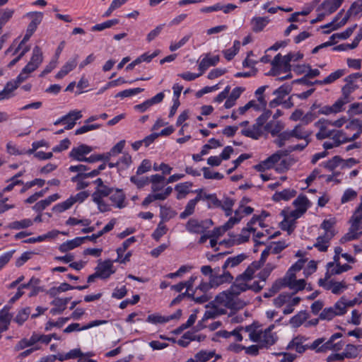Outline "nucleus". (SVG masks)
<instances>
[{
  "mask_svg": "<svg viewBox=\"0 0 362 362\" xmlns=\"http://www.w3.org/2000/svg\"><path fill=\"white\" fill-rule=\"evenodd\" d=\"M43 62V53L39 46H35L32 52L31 58L29 62L22 69L20 74L14 80L19 86L25 81L29 76V74L35 71Z\"/></svg>",
  "mask_w": 362,
  "mask_h": 362,
  "instance_id": "obj_1",
  "label": "nucleus"
},
{
  "mask_svg": "<svg viewBox=\"0 0 362 362\" xmlns=\"http://www.w3.org/2000/svg\"><path fill=\"white\" fill-rule=\"evenodd\" d=\"M192 186V183L189 182H185L177 185L175 187V191L177 192V199H181L184 198L186 194L189 192V188Z\"/></svg>",
  "mask_w": 362,
  "mask_h": 362,
  "instance_id": "obj_37",
  "label": "nucleus"
},
{
  "mask_svg": "<svg viewBox=\"0 0 362 362\" xmlns=\"http://www.w3.org/2000/svg\"><path fill=\"white\" fill-rule=\"evenodd\" d=\"M349 13H352L354 16H362V0L354 1L349 8Z\"/></svg>",
  "mask_w": 362,
  "mask_h": 362,
  "instance_id": "obj_64",
  "label": "nucleus"
},
{
  "mask_svg": "<svg viewBox=\"0 0 362 362\" xmlns=\"http://www.w3.org/2000/svg\"><path fill=\"white\" fill-rule=\"evenodd\" d=\"M240 47V42L238 40L234 41L233 46L223 51L225 58L230 61L231 60L238 52Z\"/></svg>",
  "mask_w": 362,
  "mask_h": 362,
  "instance_id": "obj_46",
  "label": "nucleus"
},
{
  "mask_svg": "<svg viewBox=\"0 0 362 362\" xmlns=\"http://www.w3.org/2000/svg\"><path fill=\"white\" fill-rule=\"evenodd\" d=\"M214 301L216 304L231 310H239L243 308L245 305L236 295L230 292V288L217 295Z\"/></svg>",
  "mask_w": 362,
  "mask_h": 362,
  "instance_id": "obj_2",
  "label": "nucleus"
},
{
  "mask_svg": "<svg viewBox=\"0 0 362 362\" xmlns=\"http://www.w3.org/2000/svg\"><path fill=\"white\" fill-rule=\"evenodd\" d=\"M263 129L264 127L255 121L251 127L242 129L241 134L245 136L257 140L263 134Z\"/></svg>",
  "mask_w": 362,
  "mask_h": 362,
  "instance_id": "obj_11",
  "label": "nucleus"
},
{
  "mask_svg": "<svg viewBox=\"0 0 362 362\" xmlns=\"http://www.w3.org/2000/svg\"><path fill=\"white\" fill-rule=\"evenodd\" d=\"M332 233H328L318 236L313 246L320 252H326L328 249L329 241L332 240Z\"/></svg>",
  "mask_w": 362,
  "mask_h": 362,
  "instance_id": "obj_22",
  "label": "nucleus"
},
{
  "mask_svg": "<svg viewBox=\"0 0 362 362\" xmlns=\"http://www.w3.org/2000/svg\"><path fill=\"white\" fill-rule=\"evenodd\" d=\"M251 232H255V229L252 227L243 228L241 233L239 235L238 238L237 239L238 243L240 244L248 241Z\"/></svg>",
  "mask_w": 362,
  "mask_h": 362,
  "instance_id": "obj_62",
  "label": "nucleus"
},
{
  "mask_svg": "<svg viewBox=\"0 0 362 362\" xmlns=\"http://www.w3.org/2000/svg\"><path fill=\"white\" fill-rule=\"evenodd\" d=\"M344 305L341 302H337L333 307L325 308L320 314L319 318L322 320H331L337 315L345 314Z\"/></svg>",
  "mask_w": 362,
  "mask_h": 362,
  "instance_id": "obj_5",
  "label": "nucleus"
},
{
  "mask_svg": "<svg viewBox=\"0 0 362 362\" xmlns=\"http://www.w3.org/2000/svg\"><path fill=\"white\" fill-rule=\"evenodd\" d=\"M301 300V298L300 297H292L290 298L288 302L286 304V307L284 309L283 313L284 315H288L293 313L294 308L293 307L297 305Z\"/></svg>",
  "mask_w": 362,
  "mask_h": 362,
  "instance_id": "obj_61",
  "label": "nucleus"
},
{
  "mask_svg": "<svg viewBox=\"0 0 362 362\" xmlns=\"http://www.w3.org/2000/svg\"><path fill=\"white\" fill-rule=\"evenodd\" d=\"M92 151V148L85 144H81L76 148H74L69 153V157L78 160L84 161L86 158L85 155L88 154Z\"/></svg>",
  "mask_w": 362,
  "mask_h": 362,
  "instance_id": "obj_10",
  "label": "nucleus"
},
{
  "mask_svg": "<svg viewBox=\"0 0 362 362\" xmlns=\"http://www.w3.org/2000/svg\"><path fill=\"white\" fill-rule=\"evenodd\" d=\"M83 243V238L81 237L76 238L71 240H68L64 243H62L59 250L62 252H66L71 250L74 249L75 247L81 245Z\"/></svg>",
  "mask_w": 362,
  "mask_h": 362,
  "instance_id": "obj_25",
  "label": "nucleus"
},
{
  "mask_svg": "<svg viewBox=\"0 0 362 362\" xmlns=\"http://www.w3.org/2000/svg\"><path fill=\"white\" fill-rule=\"evenodd\" d=\"M362 235V230L353 226H350L349 231L341 237L339 242L344 244L346 242L358 239Z\"/></svg>",
  "mask_w": 362,
  "mask_h": 362,
  "instance_id": "obj_23",
  "label": "nucleus"
},
{
  "mask_svg": "<svg viewBox=\"0 0 362 362\" xmlns=\"http://www.w3.org/2000/svg\"><path fill=\"white\" fill-rule=\"evenodd\" d=\"M306 338L302 336H298L293 339L288 345V349H295L298 353L302 354L308 349V344L303 345Z\"/></svg>",
  "mask_w": 362,
  "mask_h": 362,
  "instance_id": "obj_15",
  "label": "nucleus"
},
{
  "mask_svg": "<svg viewBox=\"0 0 362 362\" xmlns=\"http://www.w3.org/2000/svg\"><path fill=\"white\" fill-rule=\"evenodd\" d=\"M73 201L74 200H72V199L70 197L66 201L54 206L52 208V211L58 213H62L67 209H69L74 204Z\"/></svg>",
  "mask_w": 362,
  "mask_h": 362,
  "instance_id": "obj_49",
  "label": "nucleus"
},
{
  "mask_svg": "<svg viewBox=\"0 0 362 362\" xmlns=\"http://www.w3.org/2000/svg\"><path fill=\"white\" fill-rule=\"evenodd\" d=\"M72 117H74V119H79L82 117L81 112L77 111V110H73L69 112L67 115L63 116L62 117L59 118V119L56 120L54 122V125H58L60 123H64L66 120H69V119H71Z\"/></svg>",
  "mask_w": 362,
  "mask_h": 362,
  "instance_id": "obj_51",
  "label": "nucleus"
},
{
  "mask_svg": "<svg viewBox=\"0 0 362 362\" xmlns=\"http://www.w3.org/2000/svg\"><path fill=\"white\" fill-rule=\"evenodd\" d=\"M349 223L351 226L358 228L359 230L362 229V214L357 213V211H354V214L351 217L349 220Z\"/></svg>",
  "mask_w": 362,
  "mask_h": 362,
  "instance_id": "obj_63",
  "label": "nucleus"
},
{
  "mask_svg": "<svg viewBox=\"0 0 362 362\" xmlns=\"http://www.w3.org/2000/svg\"><path fill=\"white\" fill-rule=\"evenodd\" d=\"M293 204L296 207L297 211L304 214L310 205V202L305 195H300L293 201Z\"/></svg>",
  "mask_w": 362,
  "mask_h": 362,
  "instance_id": "obj_29",
  "label": "nucleus"
},
{
  "mask_svg": "<svg viewBox=\"0 0 362 362\" xmlns=\"http://www.w3.org/2000/svg\"><path fill=\"white\" fill-rule=\"evenodd\" d=\"M292 138L307 140L311 135V132L305 130L302 124H297L293 129L290 130Z\"/></svg>",
  "mask_w": 362,
  "mask_h": 362,
  "instance_id": "obj_24",
  "label": "nucleus"
},
{
  "mask_svg": "<svg viewBox=\"0 0 362 362\" xmlns=\"http://www.w3.org/2000/svg\"><path fill=\"white\" fill-rule=\"evenodd\" d=\"M285 286H286V284H284V280L278 279L272 284V286L269 288V291L265 292L263 294V296L264 298H270V297L273 296L275 293H276L278 291H279L280 289Z\"/></svg>",
  "mask_w": 362,
  "mask_h": 362,
  "instance_id": "obj_41",
  "label": "nucleus"
},
{
  "mask_svg": "<svg viewBox=\"0 0 362 362\" xmlns=\"http://www.w3.org/2000/svg\"><path fill=\"white\" fill-rule=\"evenodd\" d=\"M342 334L341 333H335L332 335L329 339L324 343L320 348L317 349L318 352H324L327 349H334L335 351H338L341 349L342 344L341 343L333 344V341L338 338L341 337Z\"/></svg>",
  "mask_w": 362,
  "mask_h": 362,
  "instance_id": "obj_16",
  "label": "nucleus"
},
{
  "mask_svg": "<svg viewBox=\"0 0 362 362\" xmlns=\"http://www.w3.org/2000/svg\"><path fill=\"white\" fill-rule=\"evenodd\" d=\"M308 318V313L306 311H300L291 318V322L295 326L298 327L301 325Z\"/></svg>",
  "mask_w": 362,
  "mask_h": 362,
  "instance_id": "obj_54",
  "label": "nucleus"
},
{
  "mask_svg": "<svg viewBox=\"0 0 362 362\" xmlns=\"http://www.w3.org/2000/svg\"><path fill=\"white\" fill-rule=\"evenodd\" d=\"M248 281H245L242 277L237 276L235 281L230 286V292L238 296L242 292L249 290V285L247 284Z\"/></svg>",
  "mask_w": 362,
  "mask_h": 362,
  "instance_id": "obj_17",
  "label": "nucleus"
},
{
  "mask_svg": "<svg viewBox=\"0 0 362 362\" xmlns=\"http://www.w3.org/2000/svg\"><path fill=\"white\" fill-rule=\"evenodd\" d=\"M345 82L346 83L342 88V96L338 99L343 102V105L351 101L352 99L351 98L350 95L358 88L353 81Z\"/></svg>",
  "mask_w": 362,
  "mask_h": 362,
  "instance_id": "obj_18",
  "label": "nucleus"
},
{
  "mask_svg": "<svg viewBox=\"0 0 362 362\" xmlns=\"http://www.w3.org/2000/svg\"><path fill=\"white\" fill-rule=\"evenodd\" d=\"M219 271V267L217 268V272ZM233 280V276L229 272L223 270L222 274H218V272L214 273V276H211V284L212 286L217 287L225 283H230Z\"/></svg>",
  "mask_w": 362,
  "mask_h": 362,
  "instance_id": "obj_9",
  "label": "nucleus"
},
{
  "mask_svg": "<svg viewBox=\"0 0 362 362\" xmlns=\"http://www.w3.org/2000/svg\"><path fill=\"white\" fill-rule=\"evenodd\" d=\"M167 231L168 228L166 226L163 221H160L156 230L153 231L152 237L154 240L158 241L160 238L167 233Z\"/></svg>",
  "mask_w": 362,
  "mask_h": 362,
  "instance_id": "obj_57",
  "label": "nucleus"
},
{
  "mask_svg": "<svg viewBox=\"0 0 362 362\" xmlns=\"http://www.w3.org/2000/svg\"><path fill=\"white\" fill-rule=\"evenodd\" d=\"M286 153H284L282 151H279L276 153L272 154L267 159L263 160V165H266L267 169L273 168V166L278 163L283 156H286Z\"/></svg>",
  "mask_w": 362,
  "mask_h": 362,
  "instance_id": "obj_36",
  "label": "nucleus"
},
{
  "mask_svg": "<svg viewBox=\"0 0 362 362\" xmlns=\"http://www.w3.org/2000/svg\"><path fill=\"white\" fill-rule=\"evenodd\" d=\"M318 284L325 290H331L332 293L334 294H340L347 288V285L344 281L338 282L331 280L327 283H325L324 281L319 280Z\"/></svg>",
  "mask_w": 362,
  "mask_h": 362,
  "instance_id": "obj_8",
  "label": "nucleus"
},
{
  "mask_svg": "<svg viewBox=\"0 0 362 362\" xmlns=\"http://www.w3.org/2000/svg\"><path fill=\"white\" fill-rule=\"evenodd\" d=\"M30 311L31 310L30 307H26L21 309L16 316L15 321L18 325H22L28 318L29 315H30Z\"/></svg>",
  "mask_w": 362,
  "mask_h": 362,
  "instance_id": "obj_52",
  "label": "nucleus"
},
{
  "mask_svg": "<svg viewBox=\"0 0 362 362\" xmlns=\"http://www.w3.org/2000/svg\"><path fill=\"white\" fill-rule=\"evenodd\" d=\"M276 267L274 263L268 262L264 268L258 274L257 276L262 282H266L272 272Z\"/></svg>",
  "mask_w": 362,
  "mask_h": 362,
  "instance_id": "obj_45",
  "label": "nucleus"
},
{
  "mask_svg": "<svg viewBox=\"0 0 362 362\" xmlns=\"http://www.w3.org/2000/svg\"><path fill=\"white\" fill-rule=\"evenodd\" d=\"M119 23L118 19H111L100 24H96L91 28L92 31H102Z\"/></svg>",
  "mask_w": 362,
  "mask_h": 362,
  "instance_id": "obj_48",
  "label": "nucleus"
},
{
  "mask_svg": "<svg viewBox=\"0 0 362 362\" xmlns=\"http://www.w3.org/2000/svg\"><path fill=\"white\" fill-rule=\"evenodd\" d=\"M344 1V0H325L322 4V7L327 12V14H331L340 7Z\"/></svg>",
  "mask_w": 362,
  "mask_h": 362,
  "instance_id": "obj_27",
  "label": "nucleus"
},
{
  "mask_svg": "<svg viewBox=\"0 0 362 362\" xmlns=\"http://www.w3.org/2000/svg\"><path fill=\"white\" fill-rule=\"evenodd\" d=\"M39 341V339L37 338V334H33L29 339H23L16 346L15 349L19 351L26 347L34 345L35 343Z\"/></svg>",
  "mask_w": 362,
  "mask_h": 362,
  "instance_id": "obj_40",
  "label": "nucleus"
},
{
  "mask_svg": "<svg viewBox=\"0 0 362 362\" xmlns=\"http://www.w3.org/2000/svg\"><path fill=\"white\" fill-rule=\"evenodd\" d=\"M259 326L257 323H252L250 325L243 327L240 326V329L241 332H247L249 334V338L252 341H257L259 340L257 337V334L259 330L257 329Z\"/></svg>",
  "mask_w": 362,
  "mask_h": 362,
  "instance_id": "obj_31",
  "label": "nucleus"
},
{
  "mask_svg": "<svg viewBox=\"0 0 362 362\" xmlns=\"http://www.w3.org/2000/svg\"><path fill=\"white\" fill-rule=\"evenodd\" d=\"M343 102L337 100L332 105H325L321 107L318 111L320 115H328L330 114H336L340 112L343 110Z\"/></svg>",
  "mask_w": 362,
  "mask_h": 362,
  "instance_id": "obj_20",
  "label": "nucleus"
},
{
  "mask_svg": "<svg viewBox=\"0 0 362 362\" xmlns=\"http://www.w3.org/2000/svg\"><path fill=\"white\" fill-rule=\"evenodd\" d=\"M78 56L74 55L72 58L69 59L65 64L62 67L59 71L56 74L55 77L57 79H61L67 75L70 71L76 68L78 64Z\"/></svg>",
  "mask_w": 362,
  "mask_h": 362,
  "instance_id": "obj_12",
  "label": "nucleus"
},
{
  "mask_svg": "<svg viewBox=\"0 0 362 362\" xmlns=\"http://www.w3.org/2000/svg\"><path fill=\"white\" fill-rule=\"evenodd\" d=\"M286 153H284L282 151H279L276 153L272 154L267 159L263 160V165H266L267 169L273 168V166L278 163L283 156H286Z\"/></svg>",
  "mask_w": 362,
  "mask_h": 362,
  "instance_id": "obj_33",
  "label": "nucleus"
},
{
  "mask_svg": "<svg viewBox=\"0 0 362 362\" xmlns=\"http://www.w3.org/2000/svg\"><path fill=\"white\" fill-rule=\"evenodd\" d=\"M274 327V325H270L264 331L259 330L257 334L259 340L256 342L259 343L260 348H269L277 341L278 337L276 334L272 332Z\"/></svg>",
  "mask_w": 362,
  "mask_h": 362,
  "instance_id": "obj_4",
  "label": "nucleus"
},
{
  "mask_svg": "<svg viewBox=\"0 0 362 362\" xmlns=\"http://www.w3.org/2000/svg\"><path fill=\"white\" fill-rule=\"evenodd\" d=\"M296 191L292 189H286L273 195V200L279 202L281 200L288 201L296 195Z\"/></svg>",
  "mask_w": 362,
  "mask_h": 362,
  "instance_id": "obj_28",
  "label": "nucleus"
},
{
  "mask_svg": "<svg viewBox=\"0 0 362 362\" xmlns=\"http://www.w3.org/2000/svg\"><path fill=\"white\" fill-rule=\"evenodd\" d=\"M219 60L220 57L218 55L211 57L209 54H207L200 62L199 69L201 71L202 74H203L210 66L216 65Z\"/></svg>",
  "mask_w": 362,
  "mask_h": 362,
  "instance_id": "obj_21",
  "label": "nucleus"
},
{
  "mask_svg": "<svg viewBox=\"0 0 362 362\" xmlns=\"http://www.w3.org/2000/svg\"><path fill=\"white\" fill-rule=\"evenodd\" d=\"M269 20L266 17H255L251 21L252 29L255 33H259L268 24Z\"/></svg>",
  "mask_w": 362,
  "mask_h": 362,
  "instance_id": "obj_30",
  "label": "nucleus"
},
{
  "mask_svg": "<svg viewBox=\"0 0 362 362\" xmlns=\"http://www.w3.org/2000/svg\"><path fill=\"white\" fill-rule=\"evenodd\" d=\"M110 199L117 208L122 209L125 206L124 204L125 194L122 189L114 188L110 195Z\"/></svg>",
  "mask_w": 362,
  "mask_h": 362,
  "instance_id": "obj_19",
  "label": "nucleus"
},
{
  "mask_svg": "<svg viewBox=\"0 0 362 362\" xmlns=\"http://www.w3.org/2000/svg\"><path fill=\"white\" fill-rule=\"evenodd\" d=\"M286 286L288 285L291 288L300 291L304 289L305 286V281L304 279L296 280L295 278L291 280L288 278V282H284Z\"/></svg>",
  "mask_w": 362,
  "mask_h": 362,
  "instance_id": "obj_53",
  "label": "nucleus"
},
{
  "mask_svg": "<svg viewBox=\"0 0 362 362\" xmlns=\"http://www.w3.org/2000/svg\"><path fill=\"white\" fill-rule=\"evenodd\" d=\"M287 247L288 245L285 241L271 242L266 246V248L262 252V253H266L265 257L267 258L270 254H279Z\"/></svg>",
  "mask_w": 362,
  "mask_h": 362,
  "instance_id": "obj_13",
  "label": "nucleus"
},
{
  "mask_svg": "<svg viewBox=\"0 0 362 362\" xmlns=\"http://www.w3.org/2000/svg\"><path fill=\"white\" fill-rule=\"evenodd\" d=\"M286 153H284L282 151H279L276 153L272 154L267 159L263 160V165H266L267 169L273 168V166L278 163L283 156H286Z\"/></svg>",
  "mask_w": 362,
  "mask_h": 362,
  "instance_id": "obj_34",
  "label": "nucleus"
},
{
  "mask_svg": "<svg viewBox=\"0 0 362 362\" xmlns=\"http://www.w3.org/2000/svg\"><path fill=\"white\" fill-rule=\"evenodd\" d=\"M331 121L326 119H320L317 122L315 123V127H316L319 131L315 134L317 139L322 140L327 138H329L333 134V131L328 129V127L330 125Z\"/></svg>",
  "mask_w": 362,
  "mask_h": 362,
  "instance_id": "obj_7",
  "label": "nucleus"
},
{
  "mask_svg": "<svg viewBox=\"0 0 362 362\" xmlns=\"http://www.w3.org/2000/svg\"><path fill=\"white\" fill-rule=\"evenodd\" d=\"M214 355V351L202 350L195 354L194 358L197 361L206 362L210 360Z\"/></svg>",
  "mask_w": 362,
  "mask_h": 362,
  "instance_id": "obj_58",
  "label": "nucleus"
},
{
  "mask_svg": "<svg viewBox=\"0 0 362 362\" xmlns=\"http://www.w3.org/2000/svg\"><path fill=\"white\" fill-rule=\"evenodd\" d=\"M106 322H107L106 320H94L81 327H80V325L78 323H72L64 329V333H70L74 331L85 330V329L92 328L95 326H98V325L105 324Z\"/></svg>",
  "mask_w": 362,
  "mask_h": 362,
  "instance_id": "obj_14",
  "label": "nucleus"
},
{
  "mask_svg": "<svg viewBox=\"0 0 362 362\" xmlns=\"http://www.w3.org/2000/svg\"><path fill=\"white\" fill-rule=\"evenodd\" d=\"M114 188L109 187L106 185L103 186L101 188H97L96 190L93 193L92 198H94V196L97 194L100 199H103L107 196H110L112 193Z\"/></svg>",
  "mask_w": 362,
  "mask_h": 362,
  "instance_id": "obj_59",
  "label": "nucleus"
},
{
  "mask_svg": "<svg viewBox=\"0 0 362 362\" xmlns=\"http://www.w3.org/2000/svg\"><path fill=\"white\" fill-rule=\"evenodd\" d=\"M130 181L134 183L138 188H142L148 185L149 177H139V175H133L130 177Z\"/></svg>",
  "mask_w": 362,
  "mask_h": 362,
  "instance_id": "obj_55",
  "label": "nucleus"
},
{
  "mask_svg": "<svg viewBox=\"0 0 362 362\" xmlns=\"http://www.w3.org/2000/svg\"><path fill=\"white\" fill-rule=\"evenodd\" d=\"M106 168V164L103 163L99 165L97 169H95L88 173H79L76 176L71 177V181H76L79 177H93L97 176L102 170H105Z\"/></svg>",
  "mask_w": 362,
  "mask_h": 362,
  "instance_id": "obj_44",
  "label": "nucleus"
},
{
  "mask_svg": "<svg viewBox=\"0 0 362 362\" xmlns=\"http://www.w3.org/2000/svg\"><path fill=\"white\" fill-rule=\"evenodd\" d=\"M113 262L110 259L98 262L95 272L99 275V278L107 279L115 272V269H113Z\"/></svg>",
  "mask_w": 362,
  "mask_h": 362,
  "instance_id": "obj_6",
  "label": "nucleus"
},
{
  "mask_svg": "<svg viewBox=\"0 0 362 362\" xmlns=\"http://www.w3.org/2000/svg\"><path fill=\"white\" fill-rule=\"evenodd\" d=\"M286 153H284L282 151H279L276 153L272 154L267 159L263 160V165H266L267 169L273 168V166L278 163L283 156H286Z\"/></svg>",
  "mask_w": 362,
  "mask_h": 362,
  "instance_id": "obj_35",
  "label": "nucleus"
},
{
  "mask_svg": "<svg viewBox=\"0 0 362 362\" xmlns=\"http://www.w3.org/2000/svg\"><path fill=\"white\" fill-rule=\"evenodd\" d=\"M213 225L211 219L199 221L195 218H190L186 223V230L191 233L203 234Z\"/></svg>",
  "mask_w": 362,
  "mask_h": 362,
  "instance_id": "obj_3",
  "label": "nucleus"
},
{
  "mask_svg": "<svg viewBox=\"0 0 362 362\" xmlns=\"http://www.w3.org/2000/svg\"><path fill=\"white\" fill-rule=\"evenodd\" d=\"M243 204H241L238 209L234 211L235 216L230 217L228 221L226 223V227L233 228L234 225L238 223L242 218L243 217L241 214L243 212Z\"/></svg>",
  "mask_w": 362,
  "mask_h": 362,
  "instance_id": "obj_43",
  "label": "nucleus"
},
{
  "mask_svg": "<svg viewBox=\"0 0 362 362\" xmlns=\"http://www.w3.org/2000/svg\"><path fill=\"white\" fill-rule=\"evenodd\" d=\"M291 297L292 296L288 293H281L274 299V304L276 307L281 308L284 305L287 304Z\"/></svg>",
  "mask_w": 362,
  "mask_h": 362,
  "instance_id": "obj_60",
  "label": "nucleus"
},
{
  "mask_svg": "<svg viewBox=\"0 0 362 362\" xmlns=\"http://www.w3.org/2000/svg\"><path fill=\"white\" fill-rule=\"evenodd\" d=\"M334 224V221L332 219L324 220L320 227L325 230L324 235L332 233V239L336 235L335 230L333 229V226Z\"/></svg>",
  "mask_w": 362,
  "mask_h": 362,
  "instance_id": "obj_56",
  "label": "nucleus"
},
{
  "mask_svg": "<svg viewBox=\"0 0 362 362\" xmlns=\"http://www.w3.org/2000/svg\"><path fill=\"white\" fill-rule=\"evenodd\" d=\"M307 259H300L294 264H293L288 270L286 276L291 280L296 278V272H299L303 267Z\"/></svg>",
  "mask_w": 362,
  "mask_h": 362,
  "instance_id": "obj_38",
  "label": "nucleus"
},
{
  "mask_svg": "<svg viewBox=\"0 0 362 362\" xmlns=\"http://www.w3.org/2000/svg\"><path fill=\"white\" fill-rule=\"evenodd\" d=\"M246 257L247 256L243 253L237 256L228 257L222 266V269L226 270L228 267H235L243 262Z\"/></svg>",
  "mask_w": 362,
  "mask_h": 362,
  "instance_id": "obj_26",
  "label": "nucleus"
},
{
  "mask_svg": "<svg viewBox=\"0 0 362 362\" xmlns=\"http://www.w3.org/2000/svg\"><path fill=\"white\" fill-rule=\"evenodd\" d=\"M332 131L333 134H332L330 138L337 146H339L341 144L347 142L348 138L345 136V134L342 131L336 129H332Z\"/></svg>",
  "mask_w": 362,
  "mask_h": 362,
  "instance_id": "obj_47",
  "label": "nucleus"
},
{
  "mask_svg": "<svg viewBox=\"0 0 362 362\" xmlns=\"http://www.w3.org/2000/svg\"><path fill=\"white\" fill-rule=\"evenodd\" d=\"M291 86L289 84H284L273 92V94L281 101L283 98L291 91Z\"/></svg>",
  "mask_w": 362,
  "mask_h": 362,
  "instance_id": "obj_50",
  "label": "nucleus"
},
{
  "mask_svg": "<svg viewBox=\"0 0 362 362\" xmlns=\"http://www.w3.org/2000/svg\"><path fill=\"white\" fill-rule=\"evenodd\" d=\"M33 224V221L31 219L25 218L21 221H16L11 223L8 225V228L14 230H20L23 228H27Z\"/></svg>",
  "mask_w": 362,
  "mask_h": 362,
  "instance_id": "obj_42",
  "label": "nucleus"
},
{
  "mask_svg": "<svg viewBox=\"0 0 362 362\" xmlns=\"http://www.w3.org/2000/svg\"><path fill=\"white\" fill-rule=\"evenodd\" d=\"M284 129L283 124L279 122H273L271 121L268 123H267L264 126V129L267 132H269L271 133L272 136L278 135L281 133V131Z\"/></svg>",
  "mask_w": 362,
  "mask_h": 362,
  "instance_id": "obj_32",
  "label": "nucleus"
},
{
  "mask_svg": "<svg viewBox=\"0 0 362 362\" xmlns=\"http://www.w3.org/2000/svg\"><path fill=\"white\" fill-rule=\"evenodd\" d=\"M342 162L344 160L340 156H335L328 161L322 163L321 165L329 171H334Z\"/></svg>",
  "mask_w": 362,
  "mask_h": 362,
  "instance_id": "obj_39",
  "label": "nucleus"
}]
</instances>
